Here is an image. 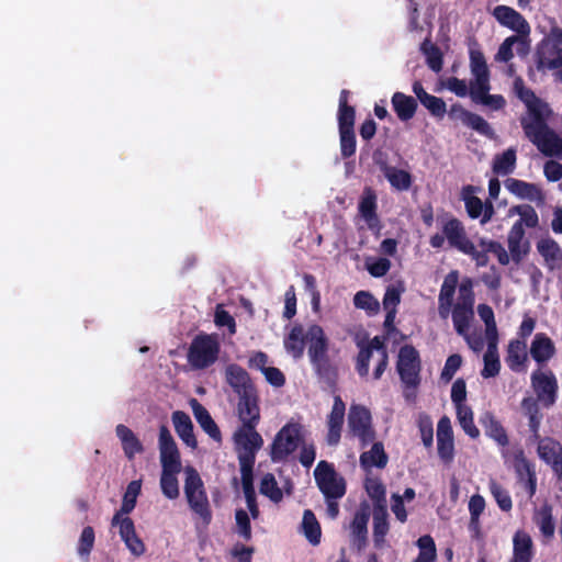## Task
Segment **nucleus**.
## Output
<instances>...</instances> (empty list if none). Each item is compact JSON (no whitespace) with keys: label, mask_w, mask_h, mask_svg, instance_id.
I'll list each match as a JSON object with an SVG mask.
<instances>
[{"label":"nucleus","mask_w":562,"mask_h":562,"mask_svg":"<svg viewBox=\"0 0 562 562\" xmlns=\"http://www.w3.org/2000/svg\"><path fill=\"white\" fill-rule=\"evenodd\" d=\"M396 371L404 387V397L408 402L416 400V391L420 385L422 360L419 352L412 345L400 348Z\"/></svg>","instance_id":"obj_1"},{"label":"nucleus","mask_w":562,"mask_h":562,"mask_svg":"<svg viewBox=\"0 0 562 562\" xmlns=\"http://www.w3.org/2000/svg\"><path fill=\"white\" fill-rule=\"evenodd\" d=\"M220 352L218 337L214 334L200 333L189 346L187 361L193 370H205L218 360Z\"/></svg>","instance_id":"obj_2"},{"label":"nucleus","mask_w":562,"mask_h":562,"mask_svg":"<svg viewBox=\"0 0 562 562\" xmlns=\"http://www.w3.org/2000/svg\"><path fill=\"white\" fill-rule=\"evenodd\" d=\"M184 494L191 510L209 525L212 520V510L203 481L193 467L186 468Z\"/></svg>","instance_id":"obj_3"},{"label":"nucleus","mask_w":562,"mask_h":562,"mask_svg":"<svg viewBox=\"0 0 562 562\" xmlns=\"http://www.w3.org/2000/svg\"><path fill=\"white\" fill-rule=\"evenodd\" d=\"M314 479L325 499L342 498L346 495V480L337 473L333 463L319 461L314 470Z\"/></svg>","instance_id":"obj_4"},{"label":"nucleus","mask_w":562,"mask_h":562,"mask_svg":"<svg viewBox=\"0 0 562 562\" xmlns=\"http://www.w3.org/2000/svg\"><path fill=\"white\" fill-rule=\"evenodd\" d=\"M524 134L544 156L562 159V138L548 125V121L539 123Z\"/></svg>","instance_id":"obj_5"},{"label":"nucleus","mask_w":562,"mask_h":562,"mask_svg":"<svg viewBox=\"0 0 562 562\" xmlns=\"http://www.w3.org/2000/svg\"><path fill=\"white\" fill-rule=\"evenodd\" d=\"M257 426H240L234 434L239 465H255L256 453L262 447L263 439L256 430Z\"/></svg>","instance_id":"obj_6"},{"label":"nucleus","mask_w":562,"mask_h":562,"mask_svg":"<svg viewBox=\"0 0 562 562\" xmlns=\"http://www.w3.org/2000/svg\"><path fill=\"white\" fill-rule=\"evenodd\" d=\"M518 97L528 110L527 115L520 119L524 133L537 126L539 123L548 121L552 113L549 104L539 99L531 89L520 88L518 90Z\"/></svg>","instance_id":"obj_7"},{"label":"nucleus","mask_w":562,"mask_h":562,"mask_svg":"<svg viewBox=\"0 0 562 562\" xmlns=\"http://www.w3.org/2000/svg\"><path fill=\"white\" fill-rule=\"evenodd\" d=\"M531 387L537 400L543 407H552L558 400L559 383L552 370H535L530 375Z\"/></svg>","instance_id":"obj_8"},{"label":"nucleus","mask_w":562,"mask_h":562,"mask_svg":"<svg viewBox=\"0 0 562 562\" xmlns=\"http://www.w3.org/2000/svg\"><path fill=\"white\" fill-rule=\"evenodd\" d=\"M301 438V427L299 424H286L276 435L271 445V460L281 462L288 459L297 447Z\"/></svg>","instance_id":"obj_9"},{"label":"nucleus","mask_w":562,"mask_h":562,"mask_svg":"<svg viewBox=\"0 0 562 562\" xmlns=\"http://www.w3.org/2000/svg\"><path fill=\"white\" fill-rule=\"evenodd\" d=\"M348 425L352 434L359 438L364 448L375 439L370 411L361 405H352L348 416Z\"/></svg>","instance_id":"obj_10"},{"label":"nucleus","mask_w":562,"mask_h":562,"mask_svg":"<svg viewBox=\"0 0 562 562\" xmlns=\"http://www.w3.org/2000/svg\"><path fill=\"white\" fill-rule=\"evenodd\" d=\"M448 115L451 120H460L465 126L490 139L495 137V132L486 120L464 109L460 103L452 104L448 111Z\"/></svg>","instance_id":"obj_11"},{"label":"nucleus","mask_w":562,"mask_h":562,"mask_svg":"<svg viewBox=\"0 0 562 562\" xmlns=\"http://www.w3.org/2000/svg\"><path fill=\"white\" fill-rule=\"evenodd\" d=\"M492 15L502 25L514 32L516 35L528 36L530 34V25L527 20L512 7L499 4L496 5Z\"/></svg>","instance_id":"obj_12"},{"label":"nucleus","mask_w":562,"mask_h":562,"mask_svg":"<svg viewBox=\"0 0 562 562\" xmlns=\"http://www.w3.org/2000/svg\"><path fill=\"white\" fill-rule=\"evenodd\" d=\"M159 452L161 468L181 469V459L178 446L166 425L159 427Z\"/></svg>","instance_id":"obj_13"},{"label":"nucleus","mask_w":562,"mask_h":562,"mask_svg":"<svg viewBox=\"0 0 562 562\" xmlns=\"http://www.w3.org/2000/svg\"><path fill=\"white\" fill-rule=\"evenodd\" d=\"M111 525L119 526L120 537L133 555L145 553V544L136 535L134 521L130 517L120 518V515H114Z\"/></svg>","instance_id":"obj_14"},{"label":"nucleus","mask_w":562,"mask_h":562,"mask_svg":"<svg viewBox=\"0 0 562 562\" xmlns=\"http://www.w3.org/2000/svg\"><path fill=\"white\" fill-rule=\"evenodd\" d=\"M359 352L356 358V371L361 378L369 375V363L373 351H378L380 355H385L387 348L385 346L384 338L374 336L367 345L358 342Z\"/></svg>","instance_id":"obj_15"},{"label":"nucleus","mask_w":562,"mask_h":562,"mask_svg":"<svg viewBox=\"0 0 562 562\" xmlns=\"http://www.w3.org/2000/svg\"><path fill=\"white\" fill-rule=\"evenodd\" d=\"M237 416L241 426H258L260 422V407L258 392L238 396Z\"/></svg>","instance_id":"obj_16"},{"label":"nucleus","mask_w":562,"mask_h":562,"mask_svg":"<svg viewBox=\"0 0 562 562\" xmlns=\"http://www.w3.org/2000/svg\"><path fill=\"white\" fill-rule=\"evenodd\" d=\"M225 379L238 396L257 391L249 373L239 364H228L225 369Z\"/></svg>","instance_id":"obj_17"},{"label":"nucleus","mask_w":562,"mask_h":562,"mask_svg":"<svg viewBox=\"0 0 562 562\" xmlns=\"http://www.w3.org/2000/svg\"><path fill=\"white\" fill-rule=\"evenodd\" d=\"M442 233L446 236L451 248L463 251L472 241L467 235L463 223L453 216L448 217L442 223Z\"/></svg>","instance_id":"obj_18"},{"label":"nucleus","mask_w":562,"mask_h":562,"mask_svg":"<svg viewBox=\"0 0 562 562\" xmlns=\"http://www.w3.org/2000/svg\"><path fill=\"white\" fill-rule=\"evenodd\" d=\"M345 411L346 405L340 396L334 397V404L331 407V411L328 415L327 426H328V432H327V443L329 446H336L338 445L340 437H341V429L344 425L345 419Z\"/></svg>","instance_id":"obj_19"},{"label":"nucleus","mask_w":562,"mask_h":562,"mask_svg":"<svg viewBox=\"0 0 562 562\" xmlns=\"http://www.w3.org/2000/svg\"><path fill=\"white\" fill-rule=\"evenodd\" d=\"M306 339L310 341L308 357L311 363L328 358V339L319 325L313 324L308 327Z\"/></svg>","instance_id":"obj_20"},{"label":"nucleus","mask_w":562,"mask_h":562,"mask_svg":"<svg viewBox=\"0 0 562 562\" xmlns=\"http://www.w3.org/2000/svg\"><path fill=\"white\" fill-rule=\"evenodd\" d=\"M507 244L512 260L515 263H520L530 250L529 241L525 240V229L521 227V223H514L508 232Z\"/></svg>","instance_id":"obj_21"},{"label":"nucleus","mask_w":562,"mask_h":562,"mask_svg":"<svg viewBox=\"0 0 562 562\" xmlns=\"http://www.w3.org/2000/svg\"><path fill=\"white\" fill-rule=\"evenodd\" d=\"M536 247L549 270L562 267V248L557 240L551 237L541 238L537 241Z\"/></svg>","instance_id":"obj_22"},{"label":"nucleus","mask_w":562,"mask_h":562,"mask_svg":"<svg viewBox=\"0 0 562 562\" xmlns=\"http://www.w3.org/2000/svg\"><path fill=\"white\" fill-rule=\"evenodd\" d=\"M553 340L546 333H537L531 341L530 356L539 364H546L555 355Z\"/></svg>","instance_id":"obj_23"},{"label":"nucleus","mask_w":562,"mask_h":562,"mask_svg":"<svg viewBox=\"0 0 562 562\" xmlns=\"http://www.w3.org/2000/svg\"><path fill=\"white\" fill-rule=\"evenodd\" d=\"M359 214L370 229L380 227V220L376 213V194L371 188H366L359 201Z\"/></svg>","instance_id":"obj_24"},{"label":"nucleus","mask_w":562,"mask_h":562,"mask_svg":"<svg viewBox=\"0 0 562 562\" xmlns=\"http://www.w3.org/2000/svg\"><path fill=\"white\" fill-rule=\"evenodd\" d=\"M190 406L192 408L193 415L200 427L215 441H222V434L210 415L209 411L196 400H190Z\"/></svg>","instance_id":"obj_25"},{"label":"nucleus","mask_w":562,"mask_h":562,"mask_svg":"<svg viewBox=\"0 0 562 562\" xmlns=\"http://www.w3.org/2000/svg\"><path fill=\"white\" fill-rule=\"evenodd\" d=\"M480 423L484 428L485 435L493 439L499 447L504 448L509 445L506 429L492 412H485L480 417Z\"/></svg>","instance_id":"obj_26"},{"label":"nucleus","mask_w":562,"mask_h":562,"mask_svg":"<svg viewBox=\"0 0 562 562\" xmlns=\"http://www.w3.org/2000/svg\"><path fill=\"white\" fill-rule=\"evenodd\" d=\"M391 104L397 119L402 122L412 120L418 108V103L415 98L400 91L393 93Z\"/></svg>","instance_id":"obj_27"},{"label":"nucleus","mask_w":562,"mask_h":562,"mask_svg":"<svg viewBox=\"0 0 562 562\" xmlns=\"http://www.w3.org/2000/svg\"><path fill=\"white\" fill-rule=\"evenodd\" d=\"M506 189L518 196L519 199H527L530 201H543V194L541 189L530 182H526L524 180L515 179V178H508L505 181Z\"/></svg>","instance_id":"obj_28"},{"label":"nucleus","mask_w":562,"mask_h":562,"mask_svg":"<svg viewBox=\"0 0 562 562\" xmlns=\"http://www.w3.org/2000/svg\"><path fill=\"white\" fill-rule=\"evenodd\" d=\"M117 438L121 441L125 457L131 461L136 454L144 452V446L134 431L127 426L120 424L115 428Z\"/></svg>","instance_id":"obj_29"},{"label":"nucleus","mask_w":562,"mask_h":562,"mask_svg":"<svg viewBox=\"0 0 562 562\" xmlns=\"http://www.w3.org/2000/svg\"><path fill=\"white\" fill-rule=\"evenodd\" d=\"M172 423L175 430L179 438L190 448H196L198 441L193 432V424L190 416L182 412L176 411L172 413Z\"/></svg>","instance_id":"obj_30"},{"label":"nucleus","mask_w":562,"mask_h":562,"mask_svg":"<svg viewBox=\"0 0 562 562\" xmlns=\"http://www.w3.org/2000/svg\"><path fill=\"white\" fill-rule=\"evenodd\" d=\"M528 360L527 345L524 340L512 339L507 346L506 364L514 372L524 370Z\"/></svg>","instance_id":"obj_31"},{"label":"nucleus","mask_w":562,"mask_h":562,"mask_svg":"<svg viewBox=\"0 0 562 562\" xmlns=\"http://www.w3.org/2000/svg\"><path fill=\"white\" fill-rule=\"evenodd\" d=\"M369 518V512L367 509H361L356 512L351 521L350 528L352 543L358 549V551H361L367 546Z\"/></svg>","instance_id":"obj_32"},{"label":"nucleus","mask_w":562,"mask_h":562,"mask_svg":"<svg viewBox=\"0 0 562 562\" xmlns=\"http://www.w3.org/2000/svg\"><path fill=\"white\" fill-rule=\"evenodd\" d=\"M526 37L527 36L512 35L505 38V41L498 47V50L495 55V60L508 63L514 57L513 48L515 45L518 55L527 54L529 46Z\"/></svg>","instance_id":"obj_33"},{"label":"nucleus","mask_w":562,"mask_h":562,"mask_svg":"<svg viewBox=\"0 0 562 562\" xmlns=\"http://www.w3.org/2000/svg\"><path fill=\"white\" fill-rule=\"evenodd\" d=\"M513 558L510 562H531L533 558V543L531 537L522 530H518L513 539Z\"/></svg>","instance_id":"obj_34"},{"label":"nucleus","mask_w":562,"mask_h":562,"mask_svg":"<svg viewBox=\"0 0 562 562\" xmlns=\"http://www.w3.org/2000/svg\"><path fill=\"white\" fill-rule=\"evenodd\" d=\"M372 447L369 451L360 454V465L363 470L370 471L373 467L384 469L387 464L389 457L384 450L382 442H371Z\"/></svg>","instance_id":"obj_35"},{"label":"nucleus","mask_w":562,"mask_h":562,"mask_svg":"<svg viewBox=\"0 0 562 562\" xmlns=\"http://www.w3.org/2000/svg\"><path fill=\"white\" fill-rule=\"evenodd\" d=\"M539 457L551 464L555 472L562 471V447L559 442L547 439L538 441Z\"/></svg>","instance_id":"obj_36"},{"label":"nucleus","mask_w":562,"mask_h":562,"mask_svg":"<svg viewBox=\"0 0 562 562\" xmlns=\"http://www.w3.org/2000/svg\"><path fill=\"white\" fill-rule=\"evenodd\" d=\"M521 407L528 416V427L532 441H540L539 429L543 415L538 403L533 398L526 397L521 401Z\"/></svg>","instance_id":"obj_37"},{"label":"nucleus","mask_w":562,"mask_h":562,"mask_svg":"<svg viewBox=\"0 0 562 562\" xmlns=\"http://www.w3.org/2000/svg\"><path fill=\"white\" fill-rule=\"evenodd\" d=\"M381 170L392 188L398 191H407L411 188L413 178L408 171L387 166L386 164L381 167Z\"/></svg>","instance_id":"obj_38"},{"label":"nucleus","mask_w":562,"mask_h":562,"mask_svg":"<svg viewBox=\"0 0 562 562\" xmlns=\"http://www.w3.org/2000/svg\"><path fill=\"white\" fill-rule=\"evenodd\" d=\"M305 339L303 327L294 325L284 339V348L294 359H300L304 353Z\"/></svg>","instance_id":"obj_39"},{"label":"nucleus","mask_w":562,"mask_h":562,"mask_svg":"<svg viewBox=\"0 0 562 562\" xmlns=\"http://www.w3.org/2000/svg\"><path fill=\"white\" fill-rule=\"evenodd\" d=\"M537 69H559L562 67V52L555 47H542L537 52Z\"/></svg>","instance_id":"obj_40"},{"label":"nucleus","mask_w":562,"mask_h":562,"mask_svg":"<svg viewBox=\"0 0 562 562\" xmlns=\"http://www.w3.org/2000/svg\"><path fill=\"white\" fill-rule=\"evenodd\" d=\"M301 526L307 541L312 546H318L322 538V528L313 510H304Z\"/></svg>","instance_id":"obj_41"},{"label":"nucleus","mask_w":562,"mask_h":562,"mask_svg":"<svg viewBox=\"0 0 562 562\" xmlns=\"http://www.w3.org/2000/svg\"><path fill=\"white\" fill-rule=\"evenodd\" d=\"M422 54L426 58L427 66L434 72H440L443 66V54L441 49L431 42L429 37H426L419 47Z\"/></svg>","instance_id":"obj_42"},{"label":"nucleus","mask_w":562,"mask_h":562,"mask_svg":"<svg viewBox=\"0 0 562 562\" xmlns=\"http://www.w3.org/2000/svg\"><path fill=\"white\" fill-rule=\"evenodd\" d=\"M181 469L177 468H162L160 475V488L162 494L169 499H176L179 492V482L177 479V474H179Z\"/></svg>","instance_id":"obj_43"},{"label":"nucleus","mask_w":562,"mask_h":562,"mask_svg":"<svg viewBox=\"0 0 562 562\" xmlns=\"http://www.w3.org/2000/svg\"><path fill=\"white\" fill-rule=\"evenodd\" d=\"M516 161V149L510 147L494 157L492 165L493 172L498 176H507L515 170Z\"/></svg>","instance_id":"obj_44"},{"label":"nucleus","mask_w":562,"mask_h":562,"mask_svg":"<svg viewBox=\"0 0 562 562\" xmlns=\"http://www.w3.org/2000/svg\"><path fill=\"white\" fill-rule=\"evenodd\" d=\"M483 361L484 367L481 371V375L483 378L488 379L498 375L501 371V361L494 339L491 342H487V349L483 356Z\"/></svg>","instance_id":"obj_45"},{"label":"nucleus","mask_w":562,"mask_h":562,"mask_svg":"<svg viewBox=\"0 0 562 562\" xmlns=\"http://www.w3.org/2000/svg\"><path fill=\"white\" fill-rule=\"evenodd\" d=\"M387 532V513L385 507L382 506L373 513V542L376 548H381L384 544Z\"/></svg>","instance_id":"obj_46"},{"label":"nucleus","mask_w":562,"mask_h":562,"mask_svg":"<svg viewBox=\"0 0 562 562\" xmlns=\"http://www.w3.org/2000/svg\"><path fill=\"white\" fill-rule=\"evenodd\" d=\"M476 188L473 186H465L462 188V200L464 201L465 211L470 218L476 220L482 215L484 205L480 198L474 195Z\"/></svg>","instance_id":"obj_47"},{"label":"nucleus","mask_w":562,"mask_h":562,"mask_svg":"<svg viewBox=\"0 0 562 562\" xmlns=\"http://www.w3.org/2000/svg\"><path fill=\"white\" fill-rule=\"evenodd\" d=\"M457 419L463 431L471 437L476 439L480 436V430L474 424L473 411L470 406H459L456 408Z\"/></svg>","instance_id":"obj_48"},{"label":"nucleus","mask_w":562,"mask_h":562,"mask_svg":"<svg viewBox=\"0 0 562 562\" xmlns=\"http://www.w3.org/2000/svg\"><path fill=\"white\" fill-rule=\"evenodd\" d=\"M513 468L518 482H524L530 474H536L532 464L526 458L525 451L521 448L516 449L513 453Z\"/></svg>","instance_id":"obj_49"},{"label":"nucleus","mask_w":562,"mask_h":562,"mask_svg":"<svg viewBox=\"0 0 562 562\" xmlns=\"http://www.w3.org/2000/svg\"><path fill=\"white\" fill-rule=\"evenodd\" d=\"M451 316L457 334L460 336H465L470 329V323L474 317V311L453 306Z\"/></svg>","instance_id":"obj_50"},{"label":"nucleus","mask_w":562,"mask_h":562,"mask_svg":"<svg viewBox=\"0 0 562 562\" xmlns=\"http://www.w3.org/2000/svg\"><path fill=\"white\" fill-rule=\"evenodd\" d=\"M259 491L270 501L279 503L283 498L281 488L278 486L277 480L272 473H266L260 481Z\"/></svg>","instance_id":"obj_51"},{"label":"nucleus","mask_w":562,"mask_h":562,"mask_svg":"<svg viewBox=\"0 0 562 562\" xmlns=\"http://www.w3.org/2000/svg\"><path fill=\"white\" fill-rule=\"evenodd\" d=\"M140 492V482L132 481L127 485V490L124 494L121 508L114 514L120 515V518H124L123 515L130 514L136 506V497Z\"/></svg>","instance_id":"obj_52"},{"label":"nucleus","mask_w":562,"mask_h":562,"mask_svg":"<svg viewBox=\"0 0 562 562\" xmlns=\"http://www.w3.org/2000/svg\"><path fill=\"white\" fill-rule=\"evenodd\" d=\"M317 376L328 385H334L337 381V368L331 364L329 357L319 361L312 362Z\"/></svg>","instance_id":"obj_53"},{"label":"nucleus","mask_w":562,"mask_h":562,"mask_svg":"<svg viewBox=\"0 0 562 562\" xmlns=\"http://www.w3.org/2000/svg\"><path fill=\"white\" fill-rule=\"evenodd\" d=\"M353 304L357 308L364 310L369 316L380 311L379 301L368 291H359L353 296Z\"/></svg>","instance_id":"obj_54"},{"label":"nucleus","mask_w":562,"mask_h":562,"mask_svg":"<svg viewBox=\"0 0 562 562\" xmlns=\"http://www.w3.org/2000/svg\"><path fill=\"white\" fill-rule=\"evenodd\" d=\"M470 69L474 79L490 78V70L485 60V56L481 50H470Z\"/></svg>","instance_id":"obj_55"},{"label":"nucleus","mask_w":562,"mask_h":562,"mask_svg":"<svg viewBox=\"0 0 562 562\" xmlns=\"http://www.w3.org/2000/svg\"><path fill=\"white\" fill-rule=\"evenodd\" d=\"M490 492L503 512H509L513 508L512 497L506 488H504L495 480H491L488 484Z\"/></svg>","instance_id":"obj_56"},{"label":"nucleus","mask_w":562,"mask_h":562,"mask_svg":"<svg viewBox=\"0 0 562 562\" xmlns=\"http://www.w3.org/2000/svg\"><path fill=\"white\" fill-rule=\"evenodd\" d=\"M510 213H516L520 216L516 223H521V227L535 228L539 224V217L536 210L529 205H516L510 209Z\"/></svg>","instance_id":"obj_57"},{"label":"nucleus","mask_w":562,"mask_h":562,"mask_svg":"<svg viewBox=\"0 0 562 562\" xmlns=\"http://www.w3.org/2000/svg\"><path fill=\"white\" fill-rule=\"evenodd\" d=\"M419 553L417 560L423 562H434L437 558L436 544L431 536L425 535L417 540Z\"/></svg>","instance_id":"obj_58"},{"label":"nucleus","mask_w":562,"mask_h":562,"mask_svg":"<svg viewBox=\"0 0 562 562\" xmlns=\"http://www.w3.org/2000/svg\"><path fill=\"white\" fill-rule=\"evenodd\" d=\"M474 301L475 296L472 289V281L471 279H465L459 286L458 302L453 306L473 311Z\"/></svg>","instance_id":"obj_59"},{"label":"nucleus","mask_w":562,"mask_h":562,"mask_svg":"<svg viewBox=\"0 0 562 562\" xmlns=\"http://www.w3.org/2000/svg\"><path fill=\"white\" fill-rule=\"evenodd\" d=\"M458 284V271H451L443 280L441 284L438 302H446L453 304V295Z\"/></svg>","instance_id":"obj_60"},{"label":"nucleus","mask_w":562,"mask_h":562,"mask_svg":"<svg viewBox=\"0 0 562 562\" xmlns=\"http://www.w3.org/2000/svg\"><path fill=\"white\" fill-rule=\"evenodd\" d=\"M539 518L537 525L546 538H552L554 535V521L552 517V509L549 505H544L539 512Z\"/></svg>","instance_id":"obj_61"},{"label":"nucleus","mask_w":562,"mask_h":562,"mask_svg":"<svg viewBox=\"0 0 562 562\" xmlns=\"http://www.w3.org/2000/svg\"><path fill=\"white\" fill-rule=\"evenodd\" d=\"M491 90L490 78L474 79L470 81L469 94L473 102L482 103L484 97L488 95Z\"/></svg>","instance_id":"obj_62"},{"label":"nucleus","mask_w":562,"mask_h":562,"mask_svg":"<svg viewBox=\"0 0 562 562\" xmlns=\"http://www.w3.org/2000/svg\"><path fill=\"white\" fill-rule=\"evenodd\" d=\"M340 154L344 159L356 154L357 140L355 130L339 131Z\"/></svg>","instance_id":"obj_63"},{"label":"nucleus","mask_w":562,"mask_h":562,"mask_svg":"<svg viewBox=\"0 0 562 562\" xmlns=\"http://www.w3.org/2000/svg\"><path fill=\"white\" fill-rule=\"evenodd\" d=\"M94 530L91 526H87L82 529V532L80 535L79 541H78V554L81 558L88 559L90 555L93 546H94Z\"/></svg>","instance_id":"obj_64"}]
</instances>
